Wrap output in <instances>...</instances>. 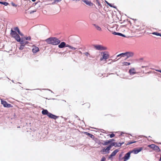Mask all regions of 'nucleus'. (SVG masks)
<instances>
[{
  "instance_id": "47",
  "label": "nucleus",
  "mask_w": 161,
  "mask_h": 161,
  "mask_svg": "<svg viewBox=\"0 0 161 161\" xmlns=\"http://www.w3.org/2000/svg\"><path fill=\"white\" fill-rule=\"evenodd\" d=\"M156 71H157L159 72L160 73H161V70H156Z\"/></svg>"
},
{
  "instance_id": "26",
  "label": "nucleus",
  "mask_w": 161,
  "mask_h": 161,
  "mask_svg": "<svg viewBox=\"0 0 161 161\" xmlns=\"http://www.w3.org/2000/svg\"><path fill=\"white\" fill-rule=\"evenodd\" d=\"M20 43L21 44H22L24 46H25V45L28 43L29 42L28 41H24L22 40V41H20Z\"/></svg>"
},
{
  "instance_id": "49",
  "label": "nucleus",
  "mask_w": 161,
  "mask_h": 161,
  "mask_svg": "<svg viewBox=\"0 0 161 161\" xmlns=\"http://www.w3.org/2000/svg\"><path fill=\"white\" fill-rule=\"evenodd\" d=\"M106 3L108 5V4H110V3H108V2L107 1H106Z\"/></svg>"
},
{
  "instance_id": "9",
  "label": "nucleus",
  "mask_w": 161,
  "mask_h": 161,
  "mask_svg": "<svg viewBox=\"0 0 161 161\" xmlns=\"http://www.w3.org/2000/svg\"><path fill=\"white\" fill-rule=\"evenodd\" d=\"M148 147L153 149L154 150H156V151H160L159 147L154 144L149 145H148Z\"/></svg>"
},
{
  "instance_id": "15",
  "label": "nucleus",
  "mask_w": 161,
  "mask_h": 161,
  "mask_svg": "<svg viewBox=\"0 0 161 161\" xmlns=\"http://www.w3.org/2000/svg\"><path fill=\"white\" fill-rule=\"evenodd\" d=\"M48 117L51 119H56L58 118V116H56L50 113L48 115Z\"/></svg>"
},
{
  "instance_id": "21",
  "label": "nucleus",
  "mask_w": 161,
  "mask_h": 161,
  "mask_svg": "<svg viewBox=\"0 0 161 161\" xmlns=\"http://www.w3.org/2000/svg\"><path fill=\"white\" fill-rule=\"evenodd\" d=\"M50 113L48 112V111L47 109H43L42 111V114L43 115H47L48 116V115H49V114Z\"/></svg>"
},
{
  "instance_id": "7",
  "label": "nucleus",
  "mask_w": 161,
  "mask_h": 161,
  "mask_svg": "<svg viewBox=\"0 0 161 161\" xmlns=\"http://www.w3.org/2000/svg\"><path fill=\"white\" fill-rule=\"evenodd\" d=\"M1 103L5 107L11 108L12 107V105L10 104H8L7 102L4 100H3L2 99L1 101Z\"/></svg>"
},
{
  "instance_id": "22",
  "label": "nucleus",
  "mask_w": 161,
  "mask_h": 161,
  "mask_svg": "<svg viewBox=\"0 0 161 161\" xmlns=\"http://www.w3.org/2000/svg\"><path fill=\"white\" fill-rule=\"evenodd\" d=\"M111 142V141L109 140H107L104 142V143H102V144L104 146L107 145L109 143Z\"/></svg>"
},
{
  "instance_id": "42",
  "label": "nucleus",
  "mask_w": 161,
  "mask_h": 161,
  "mask_svg": "<svg viewBox=\"0 0 161 161\" xmlns=\"http://www.w3.org/2000/svg\"><path fill=\"white\" fill-rule=\"evenodd\" d=\"M77 53H78L80 55H81V54H82V52H81L80 51H78V52H77Z\"/></svg>"
},
{
  "instance_id": "11",
  "label": "nucleus",
  "mask_w": 161,
  "mask_h": 161,
  "mask_svg": "<svg viewBox=\"0 0 161 161\" xmlns=\"http://www.w3.org/2000/svg\"><path fill=\"white\" fill-rule=\"evenodd\" d=\"M93 2L95 3L97 5L99 9H100L102 8V6L101 4L100 1L99 0H94Z\"/></svg>"
},
{
  "instance_id": "35",
  "label": "nucleus",
  "mask_w": 161,
  "mask_h": 161,
  "mask_svg": "<svg viewBox=\"0 0 161 161\" xmlns=\"http://www.w3.org/2000/svg\"><path fill=\"white\" fill-rule=\"evenodd\" d=\"M25 38L26 40H30L31 39V37L30 36H29L28 37H26Z\"/></svg>"
},
{
  "instance_id": "12",
  "label": "nucleus",
  "mask_w": 161,
  "mask_h": 161,
  "mask_svg": "<svg viewBox=\"0 0 161 161\" xmlns=\"http://www.w3.org/2000/svg\"><path fill=\"white\" fill-rule=\"evenodd\" d=\"M134 54V53L131 52H126L125 53V56L127 57L126 59L129 57L133 56Z\"/></svg>"
},
{
  "instance_id": "50",
  "label": "nucleus",
  "mask_w": 161,
  "mask_h": 161,
  "mask_svg": "<svg viewBox=\"0 0 161 161\" xmlns=\"http://www.w3.org/2000/svg\"><path fill=\"white\" fill-rule=\"evenodd\" d=\"M33 2H35L36 0H31Z\"/></svg>"
},
{
  "instance_id": "30",
  "label": "nucleus",
  "mask_w": 161,
  "mask_h": 161,
  "mask_svg": "<svg viewBox=\"0 0 161 161\" xmlns=\"http://www.w3.org/2000/svg\"><path fill=\"white\" fill-rule=\"evenodd\" d=\"M136 142L129 141L126 144V145H129L130 144H131L132 143H135Z\"/></svg>"
},
{
  "instance_id": "41",
  "label": "nucleus",
  "mask_w": 161,
  "mask_h": 161,
  "mask_svg": "<svg viewBox=\"0 0 161 161\" xmlns=\"http://www.w3.org/2000/svg\"><path fill=\"white\" fill-rule=\"evenodd\" d=\"M86 104L88 108H89L90 107V104L89 103H86Z\"/></svg>"
},
{
  "instance_id": "3",
  "label": "nucleus",
  "mask_w": 161,
  "mask_h": 161,
  "mask_svg": "<svg viewBox=\"0 0 161 161\" xmlns=\"http://www.w3.org/2000/svg\"><path fill=\"white\" fill-rule=\"evenodd\" d=\"M101 53L103 54V57L100 58V60L101 61H102L103 59L106 60L107 59L109 58V55L108 53V52L105 51L102 52Z\"/></svg>"
},
{
  "instance_id": "31",
  "label": "nucleus",
  "mask_w": 161,
  "mask_h": 161,
  "mask_svg": "<svg viewBox=\"0 0 161 161\" xmlns=\"http://www.w3.org/2000/svg\"><path fill=\"white\" fill-rule=\"evenodd\" d=\"M108 136H109L110 137L112 138L115 136V135L114 134H108Z\"/></svg>"
},
{
  "instance_id": "17",
  "label": "nucleus",
  "mask_w": 161,
  "mask_h": 161,
  "mask_svg": "<svg viewBox=\"0 0 161 161\" xmlns=\"http://www.w3.org/2000/svg\"><path fill=\"white\" fill-rule=\"evenodd\" d=\"M118 151L119 150L118 149H116L115 150H114L109 155V158H111L113 156H114Z\"/></svg>"
},
{
  "instance_id": "5",
  "label": "nucleus",
  "mask_w": 161,
  "mask_h": 161,
  "mask_svg": "<svg viewBox=\"0 0 161 161\" xmlns=\"http://www.w3.org/2000/svg\"><path fill=\"white\" fill-rule=\"evenodd\" d=\"M124 143V142H122L121 143L119 142L118 143H117L115 142H114L111 143V144L110 145H109L108 146L110 147V148L111 149V148H112V147L113 146H114L115 147H119L121 146Z\"/></svg>"
},
{
  "instance_id": "46",
  "label": "nucleus",
  "mask_w": 161,
  "mask_h": 161,
  "mask_svg": "<svg viewBox=\"0 0 161 161\" xmlns=\"http://www.w3.org/2000/svg\"><path fill=\"white\" fill-rule=\"evenodd\" d=\"M114 139H110V140H109V141H111V142H112V141H114Z\"/></svg>"
},
{
  "instance_id": "23",
  "label": "nucleus",
  "mask_w": 161,
  "mask_h": 161,
  "mask_svg": "<svg viewBox=\"0 0 161 161\" xmlns=\"http://www.w3.org/2000/svg\"><path fill=\"white\" fill-rule=\"evenodd\" d=\"M94 26L97 30L100 31H102L101 28L99 26L95 24L94 25Z\"/></svg>"
},
{
  "instance_id": "29",
  "label": "nucleus",
  "mask_w": 161,
  "mask_h": 161,
  "mask_svg": "<svg viewBox=\"0 0 161 161\" xmlns=\"http://www.w3.org/2000/svg\"><path fill=\"white\" fill-rule=\"evenodd\" d=\"M119 56H120L121 57L125 56V53L120 54L117 56V57H119Z\"/></svg>"
},
{
  "instance_id": "4",
  "label": "nucleus",
  "mask_w": 161,
  "mask_h": 161,
  "mask_svg": "<svg viewBox=\"0 0 161 161\" xmlns=\"http://www.w3.org/2000/svg\"><path fill=\"white\" fill-rule=\"evenodd\" d=\"M110 147H103L100 151L103 154L109 153V151L111 149Z\"/></svg>"
},
{
  "instance_id": "39",
  "label": "nucleus",
  "mask_w": 161,
  "mask_h": 161,
  "mask_svg": "<svg viewBox=\"0 0 161 161\" xmlns=\"http://www.w3.org/2000/svg\"><path fill=\"white\" fill-rule=\"evenodd\" d=\"M106 159V158H105L104 157H103L102 158V159L101 160V161H105V160Z\"/></svg>"
},
{
  "instance_id": "32",
  "label": "nucleus",
  "mask_w": 161,
  "mask_h": 161,
  "mask_svg": "<svg viewBox=\"0 0 161 161\" xmlns=\"http://www.w3.org/2000/svg\"><path fill=\"white\" fill-rule=\"evenodd\" d=\"M24 46H24L23 45L21 44V45L20 46V47L19 48V49L21 50H22L24 48Z\"/></svg>"
},
{
  "instance_id": "33",
  "label": "nucleus",
  "mask_w": 161,
  "mask_h": 161,
  "mask_svg": "<svg viewBox=\"0 0 161 161\" xmlns=\"http://www.w3.org/2000/svg\"><path fill=\"white\" fill-rule=\"evenodd\" d=\"M108 5L110 7H113V8H116V6H113L111 4V3H110V4H108Z\"/></svg>"
},
{
  "instance_id": "16",
  "label": "nucleus",
  "mask_w": 161,
  "mask_h": 161,
  "mask_svg": "<svg viewBox=\"0 0 161 161\" xmlns=\"http://www.w3.org/2000/svg\"><path fill=\"white\" fill-rule=\"evenodd\" d=\"M66 45L64 42H62L58 45V47L59 48H62L65 47H66Z\"/></svg>"
},
{
  "instance_id": "24",
  "label": "nucleus",
  "mask_w": 161,
  "mask_h": 161,
  "mask_svg": "<svg viewBox=\"0 0 161 161\" xmlns=\"http://www.w3.org/2000/svg\"><path fill=\"white\" fill-rule=\"evenodd\" d=\"M130 63L126 62L122 63V66L129 65H130Z\"/></svg>"
},
{
  "instance_id": "27",
  "label": "nucleus",
  "mask_w": 161,
  "mask_h": 161,
  "mask_svg": "<svg viewBox=\"0 0 161 161\" xmlns=\"http://www.w3.org/2000/svg\"><path fill=\"white\" fill-rule=\"evenodd\" d=\"M66 47H69L70 49H71L72 50H75L76 49V48H75V47H72V46H71L70 45H69L68 44H67Z\"/></svg>"
},
{
  "instance_id": "6",
  "label": "nucleus",
  "mask_w": 161,
  "mask_h": 161,
  "mask_svg": "<svg viewBox=\"0 0 161 161\" xmlns=\"http://www.w3.org/2000/svg\"><path fill=\"white\" fill-rule=\"evenodd\" d=\"M95 48L98 50H105L107 49V48L101 45H97L95 46Z\"/></svg>"
},
{
  "instance_id": "48",
  "label": "nucleus",
  "mask_w": 161,
  "mask_h": 161,
  "mask_svg": "<svg viewBox=\"0 0 161 161\" xmlns=\"http://www.w3.org/2000/svg\"><path fill=\"white\" fill-rule=\"evenodd\" d=\"M3 2H0V4H3Z\"/></svg>"
},
{
  "instance_id": "38",
  "label": "nucleus",
  "mask_w": 161,
  "mask_h": 161,
  "mask_svg": "<svg viewBox=\"0 0 161 161\" xmlns=\"http://www.w3.org/2000/svg\"><path fill=\"white\" fill-rule=\"evenodd\" d=\"M8 4V3L7 2H4L3 3V5H4L5 6H7Z\"/></svg>"
},
{
  "instance_id": "14",
  "label": "nucleus",
  "mask_w": 161,
  "mask_h": 161,
  "mask_svg": "<svg viewBox=\"0 0 161 161\" xmlns=\"http://www.w3.org/2000/svg\"><path fill=\"white\" fill-rule=\"evenodd\" d=\"M129 72L130 75H133L136 73V71L134 68H132L129 69Z\"/></svg>"
},
{
  "instance_id": "37",
  "label": "nucleus",
  "mask_w": 161,
  "mask_h": 161,
  "mask_svg": "<svg viewBox=\"0 0 161 161\" xmlns=\"http://www.w3.org/2000/svg\"><path fill=\"white\" fill-rule=\"evenodd\" d=\"M14 31H18L19 29V28L18 27H16L14 28Z\"/></svg>"
},
{
  "instance_id": "25",
  "label": "nucleus",
  "mask_w": 161,
  "mask_h": 161,
  "mask_svg": "<svg viewBox=\"0 0 161 161\" xmlns=\"http://www.w3.org/2000/svg\"><path fill=\"white\" fill-rule=\"evenodd\" d=\"M14 38L17 41L20 42L21 41L20 37L18 34H17V35L15 36Z\"/></svg>"
},
{
  "instance_id": "13",
  "label": "nucleus",
  "mask_w": 161,
  "mask_h": 161,
  "mask_svg": "<svg viewBox=\"0 0 161 161\" xmlns=\"http://www.w3.org/2000/svg\"><path fill=\"white\" fill-rule=\"evenodd\" d=\"M82 2L85 3L86 5L90 6H92L94 5V4L90 1H89L87 0H82Z\"/></svg>"
},
{
  "instance_id": "18",
  "label": "nucleus",
  "mask_w": 161,
  "mask_h": 161,
  "mask_svg": "<svg viewBox=\"0 0 161 161\" xmlns=\"http://www.w3.org/2000/svg\"><path fill=\"white\" fill-rule=\"evenodd\" d=\"M39 51V48L35 46H33V48L32 49V52L34 53H36Z\"/></svg>"
},
{
  "instance_id": "34",
  "label": "nucleus",
  "mask_w": 161,
  "mask_h": 161,
  "mask_svg": "<svg viewBox=\"0 0 161 161\" xmlns=\"http://www.w3.org/2000/svg\"><path fill=\"white\" fill-rule=\"evenodd\" d=\"M11 4L14 7H17V5H16L15 3H14L13 2H12L11 3Z\"/></svg>"
},
{
  "instance_id": "43",
  "label": "nucleus",
  "mask_w": 161,
  "mask_h": 161,
  "mask_svg": "<svg viewBox=\"0 0 161 161\" xmlns=\"http://www.w3.org/2000/svg\"><path fill=\"white\" fill-rule=\"evenodd\" d=\"M117 35H119V36H123V34H122L119 33H118Z\"/></svg>"
},
{
  "instance_id": "1",
  "label": "nucleus",
  "mask_w": 161,
  "mask_h": 161,
  "mask_svg": "<svg viewBox=\"0 0 161 161\" xmlns=\"http://www.w3.org/2000/svg\"><path fill=\"white\" fill-rule=\"evenodd\" d=\"M146 27L145 25L143 23L138 21L135 22V25L133 27V31L136 32L144 30Z\"/></svg>"
},
{
  "instance_id": "40",
  "label": "nucleus",
  "mask_w": 161,
  "mask_h": 161,
  "mask_svg": "<svg viewBox=\"0 0 161 161\" xmlns=\"http://www.w3.org/2000/svg\"><path fill=\"white\" fill-rule=\"evenodd\" d=\"M18 32V34H19L20 35L22 36L23 35L21 33L19 30L18 31H17Z\"/></svg>"
},
{
  "instance_id": "51",
  "label": "nucleus",
  "mask_w": 161,
  "mask_h": 161,
  "mask_svg": "<svg viewBox=\"0 0 161 161\" xmlns=\"http://www.w3.org/2000/svg\"><path fill=\"white\" fill-rule=\"evenodd\" d=\"M142 68H143L145 67V66H142Z\"/></svg>"
},
{
  "instance_id": "10",
  "label": "nucleus",
  "mask_w": 161,
  "mask_h": 161,
  "mask_svg": "<svg viewBox=\"0 0 161 161\" xmlns=\"http://www.w3.org/2000/svg\"><path fill=\"white\" fill-rule=\"evenodd\" d=\"M142 149L143 148L142 147H140L139 148H135L131 152H133L135 154H136L141 152Z\"/></svg>"
},
{
  "instance_id": "28",
  "label": "nucleus",
  "mask_w": 161,
  "mask_h": 161,
  "mask_svg": "<svg viewBox=\"0 0 161 161\" xmlns=\"http://www.w3.org/2000/svg\"><path fill=\"white\" fill-rule=\"evenodd\" d=\"M152 34L153 35H155L158 36H161V34L157 32H153L152 33Z\"/></svg>"
},
{
  "instance_id": "36",
  "label": "nucleus",
  "mask_w": 161,
  "mask_h": 161,
  "mask_svg": "<svg viewBox=\"0 0 161 161\" xmlns=\"http://www.w3.org/2000/svg\"><path fill=\"white\" fill-rule=\"evenodd\" d=\"M84 54H85V55H86L87 57L89 56L90 55L89 53L88 52H86L84 53Z\"/></svg>"
},
{
  "instance_id": "20",
  "label": "nucleus",
  "mask_w": 161,
  "mask_h": 161,
  "mask_svg": "<svg viewBox=\"0 0 161 161\" xmlns=\"http://www.w3.org/2000/svg\"><path fill=\"white\" fill-rule=\"evenodd\" d=\"M84 133L85 134H86V135L88 136H89L91 138H92V139H93L94 138V135H92L89 133H88V132H84Z\"/></svg>"
},
{
  "instance_id": "2",
  "label": "nucleus",
  "mask_w": 161,
  "mask_h": 161,
  "mask_svg": "<svg viewBox=\"0 0 161 161\" xmlns=\"http://www.w3.org/2000/svg\"><path fill=\"white\" fill-rule=\"evenodd\" d=\"M45 41L48 44H52L53 45H57L59 44L60 41L58 39L55 37L49 38L45 40Z\"/></svg>"
},
{
  "instance_id": "45",
  "label": "nucleus",
  "mask_w": 161,
  "mask_h": 161,
  "mask_svg": "<svg viewBox=\"0 0 161 161\" xmlns=\"http://www.w3.org/2000/svg\"><path fill=\"white\" fill-rule=\"evenodd\" d=\"M118 33H117V32H114L113 34L115 35H117V34H118Z\"/></svg>"
},
{
  "instance_id": "8",
  "label": "nucleus",
  "mask_w": 161,
  "mask_h": 161,
  "mask_svg": "<svg viewBox=\"0 0 161 161\" xmlns=\"http://www.w3.org/2000/svg\"><path fill=\"white\" fill-rule=\"evenodd\" d=\"M132 153V152L130 151L126 153L124 156L122 158V159H124L123 161H126L128 160L130 158V154Z\"/></svg>"
},
{
  "instance_id": "44",
  "label": "nucleus",
  "mask_w": 161,
  "mask_h": 161,
  "mask_svg": "<svg viewBox=\"0 0 161 161\" xmlns=\"http://www.w3.org/2000/svg\"><path fill=\"white\" fill-rule=\"evenodd\" d=\"M36 11H31V12H30V14H32L33 13L35 12Z\"/></svg>"
},
{
  "instance_id": "19",
  "label": "nucleus",
  "mask_w": 161,
  "mask_h": 161,
  "mask_svg": "<svg viewBox=\"0 0 161 161\" xmlns=\"http://www.w3.org/2000/svg\"><path fill=\"white\" fill-rule=\"evenodd\" d=\"M17 34H18L15 31H13L12 29H11V35L14 38L15 36L17 35Z\"/></svg>"
}]
</instances>
